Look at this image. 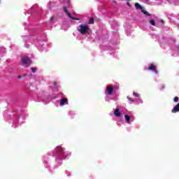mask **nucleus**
Returning a JSON list of instances; mask_svg holds the SVG:
<instances>
[{
    "label": "nucleus",
    "instance_id": "3",
    "mask_svg": "<svg viewBox=\"0 0 179 179\" xmlns=\"http://www.w3.org/2000/svg\"><path fill=\"white\" fill-rule=\"evenodd\" d=\"M22 64L24 65V66H27V68H29L30 65H31V59H29V57H23L21 59Z\"/></svg>",
    "mask_w": 179,
    "mask_h": 179
},
{
    "label": "nucleus",
    "instance_id": "18",
    "mask_svg": "<svg viewBox=\"0 0 179 179\" xmlns=\"http://www.w3.org/2000/svg\"><path fill=\"white\" fill-rule=\"evenodd\" d=\"M127 99L129 100V101H131L132 103L135 101L134 99H131L129 96H127Z\"/></svg>",
    "mask_w": 179,
    "mask_h": 179
},
{
    "label": "nucleus",
    "instance_id": "10",
    "mask_svg": "<svg viewBox=\"0 0 179 179\" xmlns=\"http://www.w3.org/2000/svg\"><path fill=\"white\" fill-rule=\"evenodd\" d=\"M135 8L136 9H140L141 10H143V7L138 3H135Z\"/></svg>",
    "mask_w": 179,
    "mask_h": 179
},
{
    "label": "nucleus",
    "instance_id": "7",
    "mask_svg": "<svg viewBox=\"0 0 179 179\" xmlns=\"http://www.w3.org/2000/svg\"><path fill=\"white\" fill-rule=\"evenodd\" d=\"M65 104H68V99L66 98L60 100V106H65Z\"/></svg>",
    "mask_w": 179,
    "mask_h": 179
},
{
    "label": "nucleus",
    "instance_id": "22",
    "mask_svg": "<svg viewBox=\"0 0 179 179\" xmlns=\"http://www.w3.org/2000/svg\"><path fill=\"white\" fill-rule=\"evenodd\" d=\"M53 85H54V86H57V82L55 81V82L53 83Z\"/></svg>",
    "mask_w": 179,
    "mask_h": 179
},
{
    "label": "nucleus",
    "instance_id": "19",
    "mask_svg": "<svg viewBox=\"0 0 179 179\" xmlns=\"http://www.w3.org/2000/svg\"><path fill=\"white\" fill-rule=\"evenodd\" d=\"M127 6H129V8H131V3H129V1H127Z\"/></svg>",
    "mask_w": 179,
    "mask_h": 179
},
{
    "label": "nucleus",
    "instance_id": "8",
    "mask_svg": "<svg viewBox=\"0 0 179 179\" xmlns=\"http://www.w3.org/2000/svg\"><path fill=\"white\" fill-rule=\"evenodd\" d=\"M179 112V103L172 109V113Z\"/></svg>",
    "mask_w": 179,
    "mask_h": 179
},
{
    "label": "nucleus",
    "instance_id": "17",
    "mask_svg": "<svg viewBox=\"0 0 179 179\" xmlns=\"http://www.w3.org/2000/svg\"><path fill=\"white\" fill-rule=\"evenodd\" d=\"M173 100H174L175 103H178V96H175Z\"/></svg>",
    "mask_w": 179,
    "mask_h": 179
},
{
    "label": "nucleus",
    "instance_id": "9",
    "mask_svg": "<svg viewBox=\"0 0 179 179\" xmlns=\"http://www.w3.org/2000/svg\"><path fill=\"white\" fill-rule=\"evenodd\" d=\"M114 114L115 117H121V113H120V108H116L115 110Z\"/></svg>",
    "mask_w": 179,
    "mask_h": 179
},
{
    "label": "nucleus",
    "instance_id": "21",
    "mask_svg": "<svg viewBox=\"0 0 179 179\" xmlns=\"http://www.w3.org/2000/svg\"><path fill=\"white\" fill-rule=\"evenodd\" d=\"M159 22H160V23H162V24L164 23V20H160Z\"/></svg>",
    "mask_w": 179,
    "mask_h": 179
},
{
    "label": "nucleus",
    "instance_id": "20",
    "mask_svg": "<svg viewBox=\"0 0 179 179\" xmlns=\"http://www.w3.org/2000/svg\"><path fill=\"white\" fill-rule=\"evenodd\" d=\"M55 18V17L52 16V17H50V20H54Z\"/></svg>",
    "mask_w": 179,
    "mask_h": 179
},
{
    "label": "nucleus",
    "instance_id": "11",
    "mask_svg": "<svg viewBox=\"0 0 179 179\" xmlns=\"http://www.w3.org/2000/svg\"><path fill=\"white\" fill-rule=\"evenodd\" d=\"M124 118L126 120L127 124H130V122H131V117H129V115H124Z\"/></svg>",
    "mask_w": 179,
    "mask_h": 179
},
{
    "label": "nucleus",
    "instance_id": "14",
    "mask_svg": "<svg viewBox=\"0 0 179 179\" xmlns=\"http://www.w3.org/2000/svg\"><path fill=\"white\" fill-rule=\"evenodd\" d=\"M150 23L152 24V26H156V22L155 20H150Z\"/></svg>",
    "mask_w": 179,
    "mask_h": 179
},
{
    "label": "nucleus",
    "instance_id": "15",
    "mask_svg": "<svg viewBox=\"0 0 179 179\" xmlns=\"http://www.w3.org/2000/svg\"><path fill=\"white\" fill-rule=\"evenodd\" d=\"M31 70L32 71L33 73H34V72H36L37 71V69L36 68H31Z\"/></svg>",
    "mask_w": 179,
    "mask_h": 179
},
{
    "label": "nucleus",
    "instance_id": "2",
    "mask_svg": "<svg viewBox=\"0 0 179 179\" xmlns=\"http://www.w3.org/2000/svg\"><path fill=\"white\" fill-rule=\"evenodd\" d=\"M89 30H90V28H89L87 25L81 24L80 25V29H78V31H80L81 34H87Z\"/></svg>",
    "mask_w": 179,
    "mask_h": 179
},
{
    "label": "nucleus",
    "instance_id": "24",
    "mask_svg": "<svg viewBox=\"0 0 179 179\" xmlns=\"http://www.w3.org/2000/svg\"><path fill=\"white\" fill-rule=\"evenodd\" d=\"M22 76H18V79H22Z\"/></svg>",
    "mask_w": 179,
    "mask_h": 179
},
{
    "label": "nucleus",
    "instance_id": "5",
    "mask_svg": "<svg viewBox=\"0 0 179 179\" xmlns=\"http://www.w3.org/2000/svg\"><path fill=\"white\" fill-rule=\"evenodd\" d=\"M148 69L149 71H153L155 74H157V69H156V66L154 64H150V66H148Z\"/></svg>",
    "mask_w": 179,
    "mask_h": 179
},
{
    "label": "nucleus",
    "instance_id": "6",
    "mask_svg": "<svg viewBox=\"0 0 179 179\" xmlns=\"http://www.w3.org/2000/svg\"><path fill=\"white\" fill-rule=\"evenodd\" d=\"M106 90L108 92V94L109 96H111V94H113V92H114V87H111V86H108L106 87Z\"/></svg>",
    "mask_w": 179,
    "mask_h": 179
},
{
    "label": "nucleus",
    "instance_id": "25",
    "mask_svg": "<svg viewBox=\"0 0 179 179\" xmlns=\"http://www.w3.org/2000/svg\"><path fill=\"white\" fill-rule=\"evenodd\" d=\"M127 1H129V0H127Z\"/></svg>",
    "mask_w": 179,
    "mask_h": 179
},
{
    "label": "nucleus",
    "instance_id": "12",
    "mask_svg": "<svg viewBox=\"0 0 179 179\" xmlns=\"http://www.w3.org/2000/svg\"><path fill=\"white\" fill-rule=\"evenodd\" d=\"M141 12H142V13L145 15V16H152L151 13H149V12H148V11H146L145 10H142Z\"/></svg>",
    "mask_w": 179,
    "mask_h": 179
},
{
    "label": "nucleus",
    "instance_id": "1",
    "mask_svg": "<svg viewBox=\"0 0 179 179\" xmlns=\"http://www.w3.org/2000/svg\"><path fill=\"white\" fill-rule=\"evenodd\" d=\"M56 153L60 156L61 160H62V159H66V152L64 151V149L62 148V147H57Z\"/></svg>",
    "mask_w": 179,
    "mask_h": 179
},
{
    "label": "nucleus",
    "instance_id": "16",
    "mask_svg": "<svg viewBox=\"0 0 179 179\" xmlns=\"http://www.w3.org/2000/svg\"><path fill=\"white\" fill-rule=\"evenodd\" d=\"M133 96H134V97H139V94H138L136 92H134Z\"/></svg>",
    "mask_w": 179,
    "mask_h": 179
},
{
    "label": "nucleus",
    "instance_id": "23",
    "mask_svg": "<svg viewBox=\"0 0 179 179\" xmlns=\"http://www.w3.org/2000/svg\"><path fill=\"white\" fill-rule=\"evenodd\" d=\"M22 76V78H24V77L27 76V74H23Z\"/></svg>",
    "mask_w": 179,
    "mask_h": 179
},
{
    "label": "nucleus",
    "instance_id": "13",
    "mask_svg": "<svg viewBox=\"0 0 179 179\" xmlns=\"http://www.w3.org/2000/svg\"><path fill=\"white\" fill-rule=\"evenodd\" d=\"M94 24V18H90L88 24Z\"/></svg>",
    "mask_w": 179,
    "mask_h": 179
},
{
    "label": "nucleus",
    "instance_id": "4",
    "mask_svg": "<svg viewBox=\"0 0 179 179\" xmlns=\"http://www.w3.org/2000/svg\"><path fill=\"white\" fill-rule=\"evenodd\" d=\"M63 10L64 13H66V15H67V16L70 17V19H73V20H79V18L72 17L71 13L68 10V8H66V7L64 6Z\"/></svg>",
    "mask_w": 179,
    "mask_h": 179
}]
</instances>
